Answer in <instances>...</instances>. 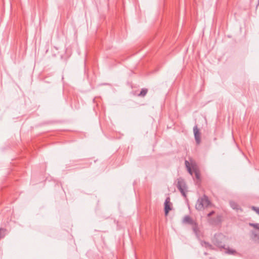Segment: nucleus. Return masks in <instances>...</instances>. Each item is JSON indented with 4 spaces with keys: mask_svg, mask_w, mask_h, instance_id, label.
Masks as SVG:
<instances>
[{
    "mask_svg": "<svg viewBox=\"0 0 259 259\" xmlns=\"http://www.w3.org/2000/svg\"><path fill=\"white\" fill-rule=\"evenodd\" d=\"M210 205V200L205 194L199 197L195 204V208L198 211L203 210Z\"/></svg>",
    "mask_w": 259,
    "mask_h": 259,
    "instance_id": "nucleus-1",
    "label": "nucleus"
},
{
    "mask_svg": "<svg viewBox=\"0 0 259 259\" xmlns=\"http://www.w3.org/2000/svg\"><path fill=\"white\" fill-rule=\"evenodd\" d=\"M176 187L180 192L182 195L184 197H187V193L188 192V187L185 180L180 177L177 180Z\"/></svg>",
    "mask_w": 259,
    "mask_h": 259,
    "instance_id": "nucleus-2",
    "label": "nucleus"
},
{
    "mask_svg": "<svg viewBox=\"0 0 259 259\" xmlns=\"http://www.w3.org/2000/svg\"><path fill=\"white\" fill-rule=\"evenodd\" d=\"M249 225L259 230L258 223H250ZM250 237L251 240L255 243L259 244V233H257L255 231H251Z\"/></svg>",
    "mask_w": 259,
    "mask_h": 259,
    "instance_id": "nucleus-3",
    "label": "nucleus"
},
{
    "mask_svg": "<svg viewBox=\"0 0 259 259\" xmlns=\"http://www.w3.org/2000/svg\"><path fill=\"white\" fill-rule=\"evenodd\" d=\"M225 239V236L221 233L215 234L212 240L213 243L220 248H224L225 244L223 243V240Z\"/></svg>",
    "mask_w": 259,
    "mask_h": 259,
    "instance_id": "nucleus-4",
    "label": "nucleus"
},
{
    "mask_svg": "<svg viewBox=\"0 0 259 259\" xmlns=\"http://www.w3.org/2000/svg\"><path fill=\"white\" fill-rule=\"evenodd\" d=\"M193 132L196 143L197 145H199L201 142V133L197 125L193 127Z\"/></svg>",
    "mask_w": 259,
    "mask_h": 259,
    "instance_id": "nucleus-5",
    "label": "nucleus"
},
{
    "mask_svg": "<svg viewBox=\"0 0 259 259\" xmlns=\"http://www.w3.org/2000/svg\"><path fill=\"white\" fill-rule=\"evenodd\" d=\"M170 199L169 197H167L164 202V213L167 215L170 210H171Z\"/></svg>",
    "mask_w": 259,
    "mask_h": 259,
    "instance_id": "nucleus-6",
    "label": "nucleus"
},
{
    "mask_svg": "<svg viewBox=\"0 0 259 259\" xmlns=\"http://www.w3.org/2000/svg\"><path fill=\"white\" fill-rule=\"evenodd\" d=\"M195 222H196V221L193 219L189 215H185L182 220V223L184 224L189 225L190 226L193 225Z\"/></svg>",
    "mask_w": 259,
    "mask_h": 259,
    "instance_id": "nucleus-7",
    "label": "nucleus"
},
{
    "mask_svg": "<svg viewBox=\"0 0 259 259\" xmlns=\"http://www.w3.org/2000/svg\"><path fill=\"white\" fill-rule=\"evenodd\" d=\"M194 233L197 238L199 237L200 230L197 222H195L193 225L190 226Z\"/></svg>",
    "mask_w": 259,
    "mask_h": 259,
    "instance_id": "nucleus-8",
    "label": "nucleus"
},
{
    "mask_svg": "<svg viewBox=\"0 0 259 259\" xmlns=\"http://www.w3.org/2000/svg\"><path fill=\"white\" fill-rule=\"evenodd\" d=\"M194 174L195 177L193 178L194 180L196 181L197 184L199 183L200 181V174L199 170L197 167H193Z\"/></svg>",
    "mask_w": 259,
    "mask_h": 259,
    "instance_id": "nucleus-9",
    "label": "nucleus"
},
{
    "mask_svg": "<svg viewBox=\"0 0 259 259\" xmlns=\"http://www.w3.org/2000/svg\"><path fill=\"white\" fill-rule=\"evenodd\" d=\"M230 206L233 209L236 210L237 212L239 211V210H240L241 211H242V209L238 205V204L236 202H234L233 201H230Z\"/></svg>",
    "mask_w": 259,
    "mask_h": 259,
    "instance_id": "nucleus-10",
    "label": "nucleus"
},
{
    "mask_svg": "<svg viewBox=\"0 0 259 259\" xmlns=\"http://www.w3.org/2000/svg\"><path fill=\"white\" fill-rule=\"evenodd\" d=\"M185 166L187 169L188 172L189 173V174L191 176H192L193 175V173H194L193 167H195L193 166L192 168L190 166V163L189 162V161L188 160H185Z\"/></svg>",
    "mask_w": 259,
    "mask_h": 259,
    "instance_id": "nucleus-11",
    "label": "nucleus"
},
{
    "mask_svg": "<svg viewBox=\"0 0 259 259\" xmlns=\"http://www.w3.org/2000/svg\"><path fill=\"white\" fill-rule=\"evenodd\" d=\"M222 221V217L220 215L217 216L216 219H211V225H219Z\"/></svg>",
    "mask_w": 259,
    "mask_h": 259,
    "instance_id": "nucleus-12",
    "label": "nucleus"
},
{
    "mask_svg": "<svg viewBox=\"0 0 259 259\" xmlns=\"http://www.w3.org/2000/svg\"><path fill=\"white\" fill-rule=\"evenodd\" d=\"M148 92V89L146 88L142 89L140 93L138 94V96L139 97H144L146 95Z\"/></svg>",
    "mask_w": 259,
    "mask_h": 259,
    "instance_id": "nucleus-13",
    "label": "nucleus"
},
{
    "mask_svg": "<svg viewBox=\"0 0 259 259\" xmlns=\"http://www.w3.org/2000/svg\"><path fill=\"white\" fill-rule=\"evenodd\" d=\"M200 244L202 246L205 247V248H210V244L207 242L201 240Z\"/></svg>",
    "mask_w": 259,
    "mask_h": 259,
    "instance_id": "nucleus-14",
    "label": "nucleus"
},
{
    "mask_svg": "<svg viewBox=\"0 0 259 259\" xmlns=\"http://www.w3.org/2000/svg\"><path fill=\"white\" fill-rule=\"evenodd\" d=\"M6 230L4 228H0V239L4 238L6 235Z\"/></svg>",
    "mask_w": 259,
    "mask_h": 259,
    "instance_id": "nucleus-15",
    "label": "nucleus"
},
{
    "mask_svg": "<svg viewBox=\"0 0 259 259\" xmlns=\"http://www.w3.org/2000/svg\"><path fill=\"white\" fill-rule=\"evenodd\" d=\"M226 252L228 254H233L236 252V251L232 249H227L226 251Z\"/></svg>",
    "mask_w": 259,
    "mask_h": 259,
    "instance_id": "nucleus-16",
    "label": "nucleus"
},
{
    "mask_svg": "<svg viewBox=\"0 0 259 259\" xmlns=\"http://www.w3.org/2000/svg\"><path fill=\"white\" fill-rule=\"evenodd\" d=\"M251 208L252 210H254L257 214H259V207L252 206Z\"/></svg>",
    "mask_w": 259,
    "mask_h": 259,
    "instance_id": "nucleus-17",
    "label": "nucleus"
},
{
    "mask_svg": "<svg viewBox=\"0 0 259 259\" xmlns=\"http://www.w3.org/2000/svg\"><path fill=\"white\" fill-rule=\"evenodd\" d=\"M207 216L208 217H210V212H208V213H207Z\"/></svg>",
    "mask_w": 259,
    "mask_h": 259,
    "instance_id": "nucleus-18",
    "label": "nucleus"
},
{
    "mask_svg": "<svg viewBox=\"0 0 259 259\" xmlns=\"http://www.w3.org/2000/svg\"><path fill=\"white\" fill-rule=\"evenodd\" d=\"M211 215H212V214L213 213V211H211Z\"/></svg>",
    "mask_w": 259,
    "mask_h": 259,
    "instance_id": "nucleus-19",
    "label": "nucleus"
}]
</instances>
